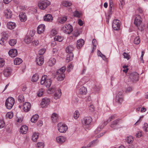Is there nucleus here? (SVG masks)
I'll return each mask as SVG.
<instances>
[{"label":"nucleus","mask_w":148,"mask_h":148,"mask_svg":"<svg viewBox=\"0 0 148 148\" xmlns=\"http://www.w3.org/2000/svg\"><path fill=\"white\" fill-rule=\"evenodd\" d=\"M16 27V24L14 22H10V29H13Z\"/></svg>","instance_id":"obj_39"},{"label":"nucleus","mask_w":148,"mask_h":148,"mask_svg":"<svg viewBox=\"0 0 148 148\" xmlns=\"http://www.w3.org/2000/svg\"><path fill=\"white\" fill-rule=\"evenodd\" d=\"M97 141V140H93L92 142L91 143H89L87 145L86 147H87V148L88 147H90L92 146L93 144H95V142Z\"/></svg>","instance_id":"obj_62"},{"label":"nucleus","mask_w":148,"mask_h":148,"mask_svg":"<svg viewBox=\"0 0 148 148\" xmlns=\"http://www.w3.org/2000/svg\"><path fill=\"white\" fill-rule=\"evenodd\" d=\"M9 97H8L6 100L5 102V106L7 109H9Z\"/></svg>","instance_id":"obj_52"},{"label":"nucleus","mask_w":148,"mask_h":148,"mask_svg":"<svg viewBox=\"0 0 148 148\" xmlns=\"http://www.w3.org/2000/svg\"><path fill=\"white\" fill-rule=\"evenodd\" d=\"M45 29V26L44 25H40L38 27L37 31L39 34L43 32Z\"/></svg>","instance_id":"obj_16"},{"label":"nucleus","mask_w":148,"mask_h":148,"mask_svg":"<svg viewBox=\"0 0 148 148\" xmlns=\"http://www.w3.org/2000/svg\"><path fill=\"white\" fill-rule=\"evenodd\" d=\"M14 103V99L12 97H10V109L12 108Z\"/></svg>","instance_id":"obj_35"},{"label":"nucleus","mask_w":148,"mask_h":148,"mask_svg":"<svg viewBox=\"0 0 148 148\" xmlns=\"http://www.w3.org/2000/svg\"><path fill=\"white\" fill-rule=\"evenodd\" d=\"M73 58V53H69L67 56L66 60L69 62L72 60Z\"/></svg>","instance_id":"obj_27"},{"label":"nucleus","mask_w":148,"mask_h":148,"mask_svg":"<svg viewBox=\"0 0 148 148\" xmlns=\"http://www.w3.org/2000/svg\"><path fill=\"white\" fill-rule=\"evenodd\" d=\"M123 100V92L122 91L119 92L116 97V101L119 103H121Z\"/></svg>","instance_id":"obj_6"},{"label":"nucleus","mask_w":148,"mask_h":148,"mask_svg":"<svg viewBox=\"0 0 148 148\" xmlns=\"http://www.w3.org/2000/svg\"><path fill=\"white\" fill-rule=\"evenodd\" d=\"M31 108V104L28 102L25 103L23 105V109L25 112L29 111Z\"/></svg>","instance_id":"obj_12"},{"label":"nucleus","mask_w":148,"mask_h":148,"mask_svg":"<svg viewBox=\"0 0 148 148\" xmlns=\"http://www.w3.org/2000/svg\"><path fill=\"white\" fill-rule=\"evenodd\" d=\"M62 30L66 34H70L73 31L72 26L70 24L66 25L62 28Z\"/></svg>","instance_id":"obj_3"},{"label":"nucleus","mask_w":148,"mask_h":148,"mask_svg":"<svg viewBox=\"0 0 148 148\" xmlns=\"http://www.w3.org/2000/svg\"><path fill=\"white\" fill-rule=\"evenodd\" d=\"M16 43V40L15 39H12L10 40V45L11 46H13L15 45Z\"/></svg>","instance_id":"obj_50"},{"label":"nucleus","mask_w":148,"mask_h":148,"mask_svg":"<svg viewBox=\"0 0 148 148\" xmlns=\"http://www.w3.org/2000/svg\"><path fill=\"white\" fill-rule=\"evenodd\" d=\"M84 41L82 39H80L78 40L77 41V48L79 49H80L84 45Z\"/></svg>","instance_id":"obj_14"},{"label":"nucleus","mask_w":148,"mask_h":148,"mask_svg":"<svg viewBox=\"0 0 148 148\" xmlns=\"http://www.w3.org/2000/svg\"><path fill=\"white\" fill-rule=\"evenodd\" d=\"M79 111L77 110L75 111L73 116L74 118L75 119H77L79 117Z\"/></svg>","instance_id":"obj_44"},{"label":"nucleus","mask_w":148,"mask_h":148,"mask_svg":"<svg viewBox=\"0 0 148 148\" xmlns=\"http://www.w3.org/2000/svg\"><path fill=\"white\" fill-rule=\"evenodd\" d=\"M127 142L128 143H132L134 140L133 137L132 136H129L126 139Z\"/></svg>","instance_id":"obj_38"},{"label":"nucleus","mask_w":148,"mask_h":148,"mask_svg":"<svg viewBox=\"0 0 148 148\" xmlns=\"http://www.w3.org/2000/svg\"><path fill=\"white\" fill-rule=\"evenodd\" d=\"M50 99H49L45 97L43 98L41 102V106L42 108L47 107L49 104Z\"/></svg>","instance_id":"obj_7"},{"label":"nucleus","mask_w":148,"mask_h":148,"mask_svg":"<svg viewBox=\"0 0 148 148\" xmlns=\"http://www.w3.org/2000/svg\"><path fill=\"white\" fill-rule=\"evenodd\" d=\"M61 95V90L58 89L54 95V98L55 99H57L60 98Z\"/></svg>","instance_id":"obj_25"},{"label":"nucleus","mask_w":148,"mask_h":148,"mask_svg":"<svg viewBox=\"0 0 148 148\" xmlns=\"http://www.w3.org/2000/svg\"><path fill=\"white\" fill-rule=\"evenodd\" d=\"M36 146L38 148H43L44 146V144L43 143L39 142L37 144Z\"/></svg>","instance_id":"obj_43"},{"label":"nucleus","mask_w":148,"mask_h":148,"mask_svg":"<svg viewBox=\"0 0 148 148\" xmlns=\"http://www.w3.org/2000/svg\"><path fill=\"white\" fill-rule=\"evenodd\" d=\"M19 114H16V116L17 118V121L18 122H21L22 121L23 117L22 116H18Z\"/></svg>","instance_id":"obj_46"},{"label":"nucleus","mask_w":148,"mask_h":148,"mask_svg":"<svg viewBox=\"0 0 148 148\" xmlns=\"http://www.w3.org/2000/svg\"><path fill=\"white\" fill-rule=\"evenodd\" d=\"M92 121V119L91 117H86L82 120V123L83 125H88L90 124Z\"/></svg>","instance_id":"obj_10"},{"label":"nucleus","mask_w":148,"mask_h":148,"mask_svg":"<svg viewBox=\"0 0 148 148\" xmlns=\"http://www.w3.org/2000/svg\"><path fill=\"white\" fill-rule=\"evenodd\" d=\"M50 4V2L47 0H41L39 2L38 6L39 8L44 10Z\"/></svg>","instance_id":"obj_2"},{"label":"nucleus","mask_w":148,"mask_h":148,"mask_svg":"<svg viewBox=\"0 0 148 148\" xmlns=\"http://www.w3.org/2000/svg\"><path fill=\"white\" fill-rule=\"evenodd\" d=\"M32 45L34 46H36L38 45L39 43L38 41L37 40H34L32 42Z\"/></svg>","instance_id":"obj_56"},{"label":"nucleus","mask_w":148,"mask_h":148,"mask_svg":"<svg viewBox=\"0 0 148 148\" xmlns=\"http://www.w3.org/2000/svg\"><path fill=\"white\" fill-rule=\"evenodd\" d=\"M9 37L8 33L4 32L3 35L0 40V44L2 45H5L7 43V40Z\"/></svg>","instance_id":"obj_5"},{"label":"nucleus","mask_w":148,"mask_h":148,"mask_svg":"<svg viewBox=\"0 0 148 148\" xmlns=\"http://www.w3.org/2000/svg\"><path fill=\"white\" fill-rule=\"evenodd\" d=\"M121 120L120 119H117L114 121L112 122L110 127L112 128H114L119 123Z\"/></svg>","instance_id":"obj_32"},{"label":"nucleus","mask_w":148,"mask_h":148,"mask_svg":"<svg viewBox=\"0 0 148 148\" xmlns=\"http://www.w3.org/2000/svg\"><path fill=\"white\" fill-rule=\"evenodd\" d=\"M56 62V60L54 58H51L48 61V64L50 66H52L55 64Z\"/></svg>","instance_id":"obj_24"},{"label":"nucleus","mask_w":148,"mask_h":148,"mask_svg":"<svg viewBox=\"0 0 148 148\" xmlns=\"http://www.w3.org/2000/svg\"><path fill=\"white\" fill-rule=\"evenodd\" d=\"M58 129L59 132L61 133L65 132L68 129L66 125L61 123L58 124Z\"/></svg>","instance_id":"obj_4"},{"label":"nucleus","mask_w":148,"mask_h":148,"mask_svg":"<svg viewBox=\"0 0 148 148\" xmlns=\"http://www.w3.org/2000/svg\"><path fill=\"white\" fill-rule=\"evenodd\" d=\"M73 68V66L72 64H70L69 65H68L67 68V71L69 72Z\"/></svg>","instance_id":"obj_61"},{"label":"nucleus","mask_w":148,"mask_h":148,"mask_svg":"<svg viewBox=\"0 0 148 148\" xmlns=\"http://www.w3.org/2000/svg\"><path fill=\"white\" fill-rule=\"evenodd\" d=\"M23 62L22 60L19 58H16L14 60V62L15 65H18L21 64Z\"/></svg>","instance_id":"obj_30"},{"label":"nucleus","mask_w":148,"mask_h":148,"mask_svg":"<svg viewBox=\"0 0 148 148\" xmlns=\"http://www.w3.org/2000/svg\"><path fill=\"white\" fill-rule=\"evenodd\" d=\"M66 70V67H63L57 70L56 72V75H64V72Z\"/></svg>","instance_id":"obj_22"},{"label":"nucleus","mask_w":148,"mask_h":148,"mask_svg":"<svg viewBox=\"0 0 148 148\" xmlns=\"http://www.w3.org/2000/svg\"><path fill=\"white\" fill-rule=\"evenodd\" d=\"M44 19L45 21L50 22L53 20V18L51 14H48L44 16Z\"/></svg>","instance_id":"obj_17"},{"label":"nucleus","mask_w":148,"mask_h":148,"mask_svg":"<svg viewBox=\"0 0 148 148\" xmlns=\"http://www.w3.org/2000/svg\"><path fill=\"white\" fill-rule=\"evenodd\" d=\"M128 66L127 65H123V67L124 69L123 70V71L125 73L127 72L128 70V69L127 68Z\"/></svg>","instance_id":"obj_63"},{"label":"nucleus","mask_w":148,"mask_h":148,"mask_svg":"<svg viewBox=\"0 0 148 148\" xmlns=\"http://www.w3.org/2000/svg\"><path fill=\"white\" fill-rule=\"evenodd\" d=\"M73 50V46H69L67 47L66 49V51L67 53H72V51Z\"/></svg>","instance_id":"obj_33"},{"label":"nucleus","mask_w":148,"mask_h":148,"mask_svg":"<svg viewBox=\"0 0 148 148\" xmlns=\"http://www.w3.org/2000/svg\"><path fill=\"white\" fill-rule=\"evenodd\" d=\"M55 88H51L48 89L47 91V92L50 94L53 93L55 91Z\"/></svg>","instance_id":"obj_53"},{"label":"nucleus","mask_w":148,"mask_h":148,"mask_svg":"<svg viewBox=\"0 0 148 148\" xmlns=\"http://www.w3.org/2000/svg\"><path fill=\"white\" fill-rule=\"evenodd\" d=\"M44 90L41 89L39 90L37 94V95L39 97L42 96L43 94Z\"/></svg>","instance_id":"obj_45"},{"label":"nucleus","mask_w":148,"mask_h":148,"mask_svg":"<svg viewBox=\"0 0 148 148\" xmlns=\"http://www.w3.org/2000/svg\"><path fill=\"white\" fill-rule=\"evenodd\" d=\"M67 16H63L59 17L58 19V22L61 23L62 24L65 23L67 20Z\"/></svg>","instance_id":"obj_19"},{"label":"nucleus","mask_w":148,"mask_h":148,"mask_svg":"<svg viewBox=\"0 0 148 148\" xmlns=\"http://www.w3.org/2000/svg\"><path fill=\"white\" fill-rule=\"evenodd\" d=\"M18 100L21 102L24 101V97L22 95H20L18 97Z\"/></svg>","instance_id":"obj_47"},{"label":"nucleus","mask_w":148,"mask_h":148,"mask_svg":"<svg viewBox=\"0 0 148 148\" xmlns=\"http://www.w3.org/2000/svg\"><path fill=\"white\" fill-rule=\"evenodd\" d=\"M74 15L75 16L79 17L81 15V14L78 11H76L74 12Z\"/></svg>","instance_id":"obj_55"},{"label":"nucleus","mask_w":148,"mask_h":148,"mask_svg":"<svg viewBox=\"0 0 148 148\" xmlns=\"http://www.w3.org/2000/svg\"><path fill=\"white\" fill-rule=\"evenodd\" d=\"M92 43L93 44V49L92 52V53H93L94 49L95 50L96 48L97 41H96V40L95 39H93V40H92Z\"/></svg>","instance_id":"obj_42"},{"label":"nucleus","mask_w":148,"mask_h":148,"mask_svg":"<svg viewBox=\"0 0 148 148\" xmlns=\"http://www.w3.org/2000/svg\"><path fill=\"white\" fill-rule=\"evenodd\" d=\"M57 78L58 80L59 81H62L64 79L65 77L64 75H56Z\"/></svg>","instance_id":"obj_36"},{"label":"nucleus","mask_w":148,"mask_h":148,"mask_svg":"<svg viewBox=\"0 0 148 148\" xmlns=\"http://www.w3.org/2000/svg\"><path fill=\"white\" fill-rule=\"evenodd\" d=\"M4 16L7 18H8L9 9H7L4 12Z\"/></svg>","instance_id":"obj_58"},{"label":"nucleus","mask_w":148,"mask_h":148,"mask_svg":"<svg viewBox=\"0 0 148 148\" xmlns=\"http://www.w3.org/2000/svg\"><path fill=\"white\" fill-rule=\"evenodd\" d=\"M124 58L127 59V60H129L130 58V55L128 53L125 52H124L123 54Z\"/></svg>","instance_id":"obj_51"},{"label":"nucleus","mask_w":148,"mask_h":148,"mask_svg":"<svg viewBox=\"0 0 148 148\" xmlns=\"http://www.w3.org/2000/svg\"><path fill=\"white\" fill-rule=\"evenodd\" d=\"M24 40L26 43L29 44L32 41V38L29 36L26 35L24 38Z\"/></svg>","instance_id":"obj_23"},{"label":"nucleus","mask_w":148,"mask_h":148,"mask_svg":"<svg viewBox=\"0 0 148 148\" xmlns=\"http://www.w3.org/2000/svg\"><path fill=\"white\" fill-rule=\"evenodd\" d=\"M56 141L58 143H62L65 141L66 138L63 136H58L56 138Z\"/></svg>","instance_id":"obj_18"},{"label":"nucleus","mask_w":148,"mask_h":148,"mask_svg":"<svg viewBox=\"0 0 148 148\" xmlns=\"http://www.w3.org/2000/svg\"><path fill=\"white\" fill-rule=\"evenodd\" d=\"M134 44L136 45L138 44L140 42V40L139 37L138 36L136 37L134 39Z\"/></svg>","instance_id":"obj_48"},{"label":"nucleus","mask_w":148,"mask_h":148,"mask_svg":"<svg viewBox=\"0 0 148 148\" xmlns=\"http://www.w3.org/2000/svg\"><path fill=\"white\" fill-rule=\"evenodd\" d=\"M38 78V75L37 74H35L34 75L32 76V81L33 82H36L37 81Z\"/></svg>","instance_id":"obj_37"},{"label":"nucleus","mask_w":148,"mask_h":148,"mask_svg":"<svg viewBox=\"0 0 148 148\" xmlns=\"http://www.w3.org/2000/svg\"><path fill=\"white\" fill-rule=\"evenodd\" d=\"M19 17L21 21L25 22L27 20V17L25 13L20 12L19 14Z\"/></svg>","instance_id":"obj_13"},{"label":"nucleus","mask_w":148,"mask_h":148,"mask_svg":"<svg viewBox=\"0 0 148 148\" xmlns=\"http://www.w3.org/2000/svg\"><path fill=\"white\" fill-rule=\"evenodd\" d=\"M40 83L47 87L49 88L51 85V80L50 79L47 78V76L44 75L42 77Z\"/></svg>","instance_id":"obj_1"},{"label":"nucleus","mask_w":148,"mask_h":148,"mask_svg":"<svg viewBox=\"0 0 148 148\" xmlns=\"http://www.w3.org/2000/svg\"><path fill=\"white\" fill-rule=\"evenodd\" d=\"M104 126H101V127H98L97 129L95 131V134H98L99 132L102 129L103 127Z\"/></svg>","instance_id":"obj_59"},{"label":"nucleus","mask_w":148,"mask_h":148,"mask_svg":"<svg viewBox=\"0 0 148 148\" xmlns=\"http://www.w3.org/2000/svg\"><path fill=\"white\" fill-rule=\"evenodd\" d=\"M51 118L53 122H56L58 119V114L55 113H53L51 116Z\"/></svg>","instance_id":"obj_26"},{"label":"nucleus","mask_w":148,"mask_h":148,"mask_svg":"<svg viewBox=\"0 0 148 148\" xmlns=\"http://www.w3.org/2000/svg\"><path fill=\"white\" fill-rule=\"evenodd\" d=\"M120 3L119 4V7L120 9H122L123 8L124 4V2L123 0H120Z\"/></svg>","instance_id":"obj_49"},{"label":"nucleus","mask_w":148,"mask_h":148,"mask_svg":"<svg viewBox=\"0 0 148 148\" xmlns=\"http://www.w3.org/2000/svg\"><path fill=\"white\" fill-rule=\"evenodd\" d=\"M18 54L17 50L15 49H13L10 50V56L11 57H15Z\"/></svg>","instance_id":"obj_15"},{"label":"nucleus","mask_w":148,"mask_h":148,"mask_svg":"<svg viewBox=\"0 0 148 148\" xmlns=\"http://www.w3.org/2000/svg\"><path fill=\"white\" fill-rule=\"evenodd\" d=\"M44 59L42 57L37 58L36 60V64L38 65H41L44 63Z\"/></svg>","instance_id":"obj_20"},{"label":"nucleus","mask_w":148,"mask_h":148,"mask_svg":"<svg viewBox=\"0 0 148 148\" xmlns=\"http://www.w3.org/2000/svg\"><path fill=\"white\" fill-rule=\"evenodd\" d=\"M39 137V134L38 133H34L32 137V140L33 141L36 142L37 141Z\"/></svg>","instance_id":"obj_28"},{"label":"nucleus","mask_w":148,"mask_h":148,"mask_svg":"<svg viewBox=\"0 0 148 148\" xmlns=\"http://www.w3.org/2000/svg\"><path fill=\"white\" fill-rule=\"evenodd\" d=\"M142 21L140 16L138 14L134 16V23L137 27L139 26L141 23Z\"/></svg>","instance_id":"obj_9"},{"label":"nucleus","mask_w":148,"mask_h":148,"mask_svg":"<svg viewBox=\"0 0 148 148\" xmlns=\"http://www.w3.org/2000/svg\"><path fill=\"white\" fill-rule=\"evenodd\" d=\"M130 79L133 81H137L138 80V74L136 72L131 73L130 74Z\"/></svg>","instance_id":"obj_11"},{"label":"nucleus","mask_w":148,"mask_h":148,"mask_svg":"<svg viewBox=\"0 0 148 148\" xmlns=\"http://www.w3.org/2000/svg\"><path fill=\"white\" fill-rule=\"evenodd\" d=\"M3 74L6 77H8L9 75V70L8 68H6L4 70Z\"/></svg>","instance_id":"obj_41"},{"label":"nucleus","mask_w":148,"mask_h":148,"mask_svg":"<svg viewBox=\"0 0 148 148\" xmlns=\"http://www.w3.org/2000/svg\"><path fill=\"white\" fill-rule=\"evenodd\" d=\"M120 21L118 20L115 19L113 21L112 27L114 30H117L120 29Z\"/></svg>","instance_id":"obj_8"},{"label":"nucleus","mask_w":148,"mask_h":148,"mask_svg":"<svg viewBox=\"0 0 148 148\" xmlns=\"http://www.w3.org/2000/svg\"><path fill=\"white\" fill-rule=\"evenodd\" d=\"M143 128L145 131L148 132V124L147 123H145Z\"/></svg>","instance_id":"obj_54"},{"label":"nucleus","mask_w":148,"mask_h":148,"mask_svg":"<svg viewBox=\"0 0 148 148\" xmlns=\"http://www.w3.org/2000/svg\"><path fill=\"white\" fill-rule=\"evenodd\" d=\"M54 39L55 40L61 42L63 40V38L62 37L58 36H56L54 38Z\"/></svg>","instance_id":"obj_40"},{"label":"nucleus","mask_w":148,"mask_h":148,"mask_svg":"<svg viewBox=\"0 0 148 148\" xmlns=\"http://www.w3.org/2000/svg\"><path fill=\"white\" fill-rule=\"evenodd\" d=\"M79 93L81 95H85L87 92V89L84 87H81L79 90Z\"/></svg>","instance_id":"obj_29"},{"label":"nucleus","mask_w":148,"mask_h":148,"mask_svg":"<svg viewBox=\"0 0 148 148\" xmlns=\"http://www.w3.org/2000/svg\"><path fill=\"white\" fill-rule=\"evenodd\" d=\"M88 79L87 77H84L81 80V82L83 84H85L88 81Z\"/></svg>","instance_id":"obj_60"},{"label":"nucleus","mask_w":148,"mask_h":148,"mask_svg":"<svg viewBox=\"0 0 148 148\" xmlns=\"http://www.w3.org/2000/svg\"><path fill=\"white\" fill-rule=\"evenodd\" d=\"M5 64L4 60L3 59H0V67L3 66Z\"/></svg>","instance_id":"obj_57"},{"label":"nucleus","mask_w":148,"mask_h":148,"mask_svg":"<svg viewBox=\"0 0 148 148\" xmlns=\"http://www.w3.org/2000/svg\"><path fill=\"white\" fill-rule=\"evenodd\" d=\"M39 116L38 114H35L33 116L31 119V121L32 122L35 123L36 122Z\"/></svg>","instance_id":"obj_34"},{"label":"nucleus","mask_w":148,"mask_h":148,"mask_svg":"<svg viewBox=\"0 0 148 148\" xmlns=\"http://www.w3.org/2000/svg\"><path fill=\"white\" fill-rule=\"evenodd\" d=\"M45 51V49L44 48H42L38 51V53L40 55H42L44 53Z\"/></svg>","instance_id":"obj_64"},{"label":"nucleus","mask_w":148,"mask_h":148,"mask_svg":"<svg viewBox=\"0 0 148 148\" xmlns=\"http://www.w3.org/2000/svg\"><path fill=\"white\" fill-rule=\"evenodd\" d=\"M28 127L26 125H23L20 128V132L23 134H25L27 131Z\"/></svg>","instance_id":"obj_21"},{"label":"nucleus","mask_w":148,"mask_h":148,"mask_svg":"<svg viewBox=\"0 0 148 148\" xmlns=\"http://www.w3.org/2000/svg\"><path fill=\"white\" fill-rule=\"evenodd\" d=\"M62 5L63 6L69 7L72 5V3L71 2L67 1H63L62 2Z\"/></svg>","instance_id":"obj_31"}]
</instances>
